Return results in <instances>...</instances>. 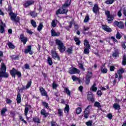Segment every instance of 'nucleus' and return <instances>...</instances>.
I'll list each match as a JSON object with an SVG mask.
<instances>
[{"instance_id": "1", "label": "nucleus", "mask_w": 126, "mask_h": 126, "mask_svg": "<svg viewBox=\"0 0 126 126\" xmlns=\"http://www.w3.org/2000/svg\"><path fill=\"white\" fill-rule=\"evenodd\" d=\"M8 12H9V15L10 16V19L12 21H14L16 23H18L20 21V17H17V15L12 12V7L11 5L8 6Z\"/></svg>"}, {"instance_id": "2", "label": "nucleus", "mask_w": 126, "mask_h": 126, "mask_svg": "<svg viewBox=\"0 0 126 126\" xmlns=\"http://www.w3.org/2000/svg\"><path fill=\"white\" fill-rule=\"evenodd\" d=\"M8 76V73H6V66H5V64H3L0 68V80H1L2 77L7 78Z\"/></svg>"}, {"instance_id": "3", "label": "nucleus", "mask_w": 126, "mask_h": 126, "mask_svg": "<svg viewBox=\"0 0 126 126\" xmlns=\"http://www.w3.org/2000/svg\"><path fill=\"white\" fill-rule=\"evenodd\" d=\"M55 43L57 46H58V49L59 50V52H60V53H64L65 46H64L63 41L59 39H56L55 40Z\"/></svg>"}, {"instance_id": "4", "label": "nucleus", "mask_w": 126, "mask_h": 126, "mask_svg": "<svg viewBox=\"0 0 126 126\" xmlns=\"http://www.w3.org/2000/svg\"><path fill=\"white\" fill-rule=\"evenodd\" d=\"M9 72L10 75L13 77V78H15L16 77V75L18 78H20L22 76L21 72L16 70L14 67L10 70Z\"/></svg>"}, {"instance_id": "5", "label": "nucleus", "mask_w": 126, "mask_h": 126, "mask_svg": "<svg viewBox=\"0 0 126 126\" xmlns=\"http://www.w3.org/2000/svg\"><path fill=\"white\" fill-rule=\"evenodd\" d=\"M105 14L107 17V21L109 24L113 23V21L115 19V16L114 15L111 14V12L109 10H106L105 12Z\"/></svg>"}, {"instance_id": "6", "label": "nucleus", "mask_w": 126, "mask_h": 126, "mask_svg": "<svg viewBox=\"0 0 126 126\" xmlns=\"http://www.w3.org/2000/svg\"><path fill=\"white\" fill-rule=\"evenodd\" d=\"M51 55L52 58L53 59V60H57V59L58 61H61V57H60L59 54H58L57 51H56V48L51 50Z\"/></svg>"}, {"instance_id": "7", "label": "nucleus", "mask_w": 126, "mask_h": 126, "mask_svg": "<svg viewBox=\"0 0 126 126\" xmlns=\"http://www.w3.org/2000/svg\"><path fill=\"white\" fill-rule=\"evenodd\" d=\"M68 12V9L65 8H62L58 9L56 12V15H59V14H67Z\"/></svg>"}, {"instance_id": "8", "label": "nucleus", "mask_w": 126, "mask_h": 126, "mask_svg": "<svg viewBox=\"0 0 126 126\" xmlns=\"http://www.w3.org/2000/svg\"><path fill=\"white\" fill-rule=\"evenodd\" d=\"M92 76H93V73H92V72L88 71V73L86 76L85 81V83L87 85H89L90 83V78H92Z\"/></svg>"}, {"instance_id": "9", "label": "nucleus", "mask_w": 126, "mask_h": 126, "mask_svg": "<svg viewBox=\"0 0 126 126\" xmlns=\"http://www.w3.org/2000/svg\"><path fill=\"white\" fill-rule=\"evenodd\" d=\"M68 73H69V74H76V73L79 74V73H80V70L76 67L70 68Z\"/></svg>"}, {"instance_id": "10", "label": "nucleus", "mask_w": 126, "mask_h": 126, "mask_svg": "<svg viewBox=\"0 0 126 126\" xmlns=\"http://www.w3.org/2000/svg\"><path fill=\"white\" fill-rule=\"evenodd\" d=\"M114 26H116L120 28V29H124L125 28V24L124 22L120 21L118 22L117 21H115L114 22Z\"/></svg>"}, {"instance_id": "11", "label": "nucleus", "mask_w": 126, "mask_h": 126, "mask_svg": "<svg viewBox=\"0 0 126 126\" xmlns=\"http://www.w3.org/2000/svg\"><path fill=\"white\" fill-rule=\"evenodd\" d=\"M34 3H35V1L33 0H26L23 4V6H24L25 8H27V7L30 6V5H33Z\"/></svg>"}, {"instance_id": "12", "label": "nucleus", "mask_w": 126, "mask_h": 126, "mask_svg": "<svg viewBox=\"0 0 126 126\" xmlns=\"http://www.w3.org/2000/svg\"><path fill=\"white\" fill-rule=\"evenodd\" d=\"M100 8H99V6H98V4H94V7H93V12L94 14L97 15V14H99L100 13Z\"/></svg>"}, {"instance_id": "13", "label": "nucleus", "mask_w": 126, "mask_h": 126, "mask_svg": "<svg viewBox=\"0 0 126 126\" xmlns=\"http://www.w3.org/2000/svg\"><path fill=\"white\" fill-rule=\"evenodd\" d=\"M21 42L23 43V45H26V43L28 42V38L24 36V34L22 33L20 35Z\"/></svg>"}, {"instance_id": "14", "label": "nucleus", "mask_w": 126, "mask_h": 126, "mask_svg": "<svg viewBox=\"0 0 126 126\" xmlns=\"http://www.w3.org/2000/svg\"><path fill=\"white\" fill-rule=\"evenodd\" d=\"M32 46L29 45L27 46V49H25L24 53L25 54L29 53L30 55H33V51L32 50Z\"/></svg>"}, {"instance_id": "15", "label": "nucleus", "mask_w": 126, "mask_h": 126, "mask_svg": "<svg viewBox=\"0 0 126 126\" xmlns=\"http://www.w3.org/2000/svg\"><path fill=\"white\" fill-rule=\"evenodd\" d=\"M39 91L40 92L41 96H45V97H48V93L47 91L42 87H39Z\"/></svg>"}, {"instance_id": "16", "label": "nucleus", "mask_w": 126, "mask_h": 126, "mask_svg": "<svg viewBox=\"0 0 126 126\" xmlns=\"http://www.w3.org/2000/svg\"><path fill=\"white\" fill-rule=\"evenodd\" d=\"M4 27H5V24L3 23V22L1 21L0 23V32L1 34H3L5 32Z\"/></svg>"}, {"instance_id": "17", "label": "nucleus", "mask_w": 126, "mask_h": 126, "mask_svg": "<svg viewBox=\"0 0 126 126\" xmlns=\"http://www.w3.org/2000/svg\"><path fill=\"white\" fill-rule=\"evenodd\" d=\"M102 29L106 32H112V29H111L109 26L106 25H102Z\"/></svg>"}, {"instance_id": "18", "label": "nucleus", "mask_w": 126, "mask_h": 126, "mask_svg": "<svg viewBox=\"0 0 126 126\" xmlns=\"http://www.w3.org/2000/svg\"><path fill=\"white\" fill-rule=\"evenodd\" d=\"M88 100L90 101L92 103L95 102V99L94 98V94H88Z\"/></svg>"}, {"instance_id": "19", "label": "nucleus", "mask_w": 126, "mask_h": 126, "mask_svg": "<svg viewBox=\"0 0 126 126\" xmlns=\"http://www.w3.org/2000/svg\"><path fill=\"white\" fill-rule=\"evenodd\" d=\"M60 35H61L60 32H57L54 29L51 30V36H52V37H59Z\"/></svg>"}, {"instance_id": "20", "label": "nucleus", "mask_w": 126, "mask_h": 126, "mask_svg": "<svg viewBox=\"0 0 126 126\" xmlns=\"http://www.w3.org/2000/svg\"><path fill=\"white\" fill-rule=\"evenodd\" d=\"M74 41H75L76 45L77 46H80V44H81V41H80V39H79V38L76 36L74 37Z\"/></svg>"}, {"instance_id": "21", "label": "nucleus", "mask_w": 126, "mask_h": 126, "mask_svg": "<svg viewBox=\"0 0 126 126\" xmlns=\"http://www.w3.org/2000/svg\"><path fill=\"white\" fill-rule=\"evenodd\" d=\"M16 101L17 104H20V103H21V94L19 93H18Z\"/></svg>"}, {"instance_id": "22", "label": "nucleus", "mask_w": 126, "mask_h": 126, "mask_svg": "<svg viewBox=\"0 0 126 126\" xmlns=\"http://www.w3.org/2000/svg\"><path fill=\"white\" fill-rule=\"evenodd\" d=\"M84 45L85 48H91V46L89 44V41L87 39H85L84 40Z\"/></svg>"}, {"instance_id": "23", "label": "nucleus", "mask_w": 126, "mask_h": 126, "mask_svg": "<svg viewBox=\"0 0 126 126\" xmlns=\"http://www.w3.org/2000/svg\"><path fill=\"white\" fill-rule=\"evenodd\" d=\"M32 121L35 124H40V118L38 116H35L32 118Z\"/></svg>"}, {"instance_id": "24", "label": "nucleus", "mask_w": 126, "mask_h": 126, "mask_svg": "<svg viewBox=\"0 0 126 126\" xmlns=\"http://www.w3.org/2000/svg\"><path fill=\"white\" fill-rule=\"evenodd\" d=\"M64 93H66V94L67 95V96H69V97H70V96L71 95V93L69 89H68V88H65L64 89Z\"/></svg>"}, {"instance_id": "25", "label": "nucleus", "mask_w": 126, "mask_h": 126, "mask_svg": "<svg viewBox=\"0 0 126 126\" xmlns=\"http://www.w3.org/2000/svg\"><path fill=\"white\" fill-rule=\"evenodd\" d=\"M100 70H101V73H103V74L108 73V69H107L106 67H103V66H101Z\"/></svg>"}, {"instance_id": "26", "label": "nucleus", "mask_w": 126, "mask_h": 126, "mask_svg": "<svg viewBox=\"0 0 126 126\" xmlns=\"http://www.w3.org/2000/svg\"><path fill=\"white\" fill-rule=\"evenodd\" d=\"M41 115L44 116L45 118H47L48 117L49 114L46 112V110L45 109H42L40 111Z\"/></svg>"}, {"instance_id": "27", "label": "nucleus", "mask_w": 126, "mask_h": 126, "mask_svg": "<svg viewBox=\"0 0 126 126\" xmlns=\"http://www.w3.org/2000/svg\"><path fill=\"white\" fill-rule=\"evenodd\" d=\"M90 49H91V48L85 47L83 52L84 54H85V55H89V53H90V51H89Z\"/></svg>"}, {"instance_id": "28", "label": "nucleus", "mask_w": 126, "mask_h": 126, "mask_svg": "<svg viewBox=\"0 0 126 126\" xmlns=\"http://www.w3.org/2000/svg\"><path fill=\"white\" fill-rule=\"evenodd\" d=\"M43 27H44L43 26V23H40L37 27V31H38V32H41V31H42V29H43Z\"/></svg>"}, {"instance_id": "29", "label": "nucleus", "mask_w": 126, "mask_h": 126, "mask_svg": "<svg viewBox=\"0 0 126 126\" xmlns=\"http://www.w3.org/2000/svg\"><path fill=\"white\" fill-rule=\"evenodd\" d=\"M64 112L65 113H69V105L67 104H65V107L64 108Z\"/></svg>"}, {"instance_id": "30", "label": "nucleus", "mask_w": 126, "mask_h": 126, "mask_svg": "<svg viewBox=\"0 0 126 126\" xmlns=\"http://www.w3.org/2000/svg\"><path fill=\"white\" fill-rule=\"evenodd\" d=\"M92 109V106L88 105L87 107L85 109L84 111L86 113H89L90 114V110Z\"/></svg>"}, {"instance_id": "31", "label": "nucleus", "mask_w": 126, "mask_h": 126, "mask_svg": "<svg viewBox=\"0 0 126 126\" xmlns=\"http://www.w3.org/2000/svg\"><path fill=\"white\" fill-rule=\"evenodd\" d=\"M113 108L115 110H121V105L118 103H114L113 104Z\"/></svg>"}, {"instance_id": "32", "label": "nucleus", "mask_w": 126, "mask_h": 126, "mask_svg": "<svg viewBox=\"0 0 126 126\" xmlns=\"http://www.w3.org/2000/svg\"><path fill=\"white\" fill-rule=\"evenodd\" d=\"M27 106H29V107H31V105H26V107L24 111L25 116H27V115H28V112L29 111V107H27Z\"/></svg>"}, {"instance_id": "33", "label": "nucleus", "mask_w": 126, "mask_h": 126, "mask_svg": "<svg viewBox=\"0 0 126 126\" xmlns=\"http://www.w3.org/2000/svg\"><path fill=\"white\" fill-rule=\"evenodd\" d=\"M8 46L9 47V49H12L13 50L14 49H15V46L12 44V43L9 42L7 43Z\"/></svg>"}, {"instance_id": "34", "label": "nucleus", "mask_w": 126, "mask_h": 126, "mask_svg": "<svg viewBox=\"0 0 126 126\" xmlns=\"http://www.w3.org/2000/svg\"><path fill=\"white\" fill-rule=\"evenodd\" d=\"M6 112H7V109L6 108H3L0 111L1 116H4Z\"/></svg>"}, {"instance_id": "35", "label": "nucleus", "mask_w": 126, "mask_h": 126, "mask_svg": "<svg viewBox=\"0 0 126 126\" xmlns=\"http://www.w3.org/2000/svg\"><path fill=\"white\" fill-rule=\"evenodd\" d=\"M122 65H126V55H123V60H122Z\"/></svg>"}, {"instance_id": "36", "label": "nucleus", "mask_w": 126, "mask_h": 126, "mask_svg": "<svg viewBox=\"0 0 126 126\" xmlns=\"http://www.w3.org/2000/svg\"><path fill=\"white\" fill-rule=\"evenodd\" d=\"M30 15H31V16H32V17H34V18H35V17H37V14L36 12H35V11H31L30 12Z\"/></svg>"}, {"instance_id": "37", "label": "nucleus", "mask_w": 126, "mask_h": 126, "mask_svg": "<svg viewBox=\"0 0 126 126\" xmlns=\"http://www.w3.org/2000/svg\"><path fill=\"white\" fill-rule=\"evenodd\" d=\"M58 114L59 117H63V109H58Z\"/></svg>"}, {"instance_id": "38", "label": "nucleus", "mask_w": 126, "mask_h": 126, "mask_svg": "<svg viewBox=\"0 0 126 126\" xmlns=\"http://www.w3.org/2000/svg\"><path fill=\"white\" fill-rule=\"evenodd\" d=\"M91 89L94 92H96L98 88L96 87V84L94 83L92 86Z\"/></svg>"}, {"instance_id": "39", "label": "nucleus", "mask_w": 126, "mask_h": 126, "mask_svg": "<svg viewBox=\"0 0 126 126\" xmlns=\"http://www.w3.org/2000/svg\"><path fill=\"white\" fill-rule=\"evenodd\" d=\"M31 85H32V80H30L28 82L27 84L26 85V89H28L31 87Z\"/></svg>"}, {"instance_id": "40", "label": "nucleus", "mask_w": 126, "mask_h": 126, "mask_svg": "<svg viewBox=\"0 0 126 126\" xmlns=\"http://www.w3.org/2000/svg\"><path fill=\"white\" fill-rule=\"evenodd\" d=\"M47 63L50 65H53V60H52V58H51V57H48L47 59Z\"/></svg>"}, {"instance_id": "41", "label": "nucleus", "mask_w": 126, "mask_h": 126, "mask_svg": "<svg viewBox=\"0 0 126 126\" xmlns=\"http://www.w3.org/2000/svg\"><path fill=\"white\" fill-rule=\"evenodd\" d=\"M90 18H89V15L87 14L85 16V18L84 20V23H87L89 21Z\"/></svg>"}, {"instance_id": "42", "label": "nucleus", "mask_w": 126, "mask_h": 126, "mask_svg": "<svg viewBox=\"0 0 126 126\" xmlns=\"http://www.w3.org/2000/svg\"><path fill=\"white\" fill-rule=\"evenodd\" d=\"M31 23L33 28H36V27H37V23L34 21V20H31Z\"/></svg>"}, {"instance_id": "43", "label": "nucleus", "mask_w": 126, "mask_h": 126, "mask_svg": "<svg viewBox=\"0 0 126 126\" xmlns=\"http://www.w3.org/2000/svg\"><path fill=\"white\" fill-rule=\"evenodd\" d=\"M125 73V69L123 68L119 69L117 70L118 74H121L123 75V73Z\"/></svg>"}, {"instance_id": "44", "label": "nucleus", "mask_w": 126, "mask_h": 126, "mask_svg": "<svg viewBox=\"0 0 126 126\" xmlns=\"http://www.w3.org/2000/svg\"><path fill=\"white\" fill-rule=\"evenodd\" d=\"M115 2V0H107L105 1V3L106 4H113Z\"/></svg>"}, {"instance_id": "45", "label": "nucleus", "mask_w": 126, "mask_h": 126, "mask_svg": "<svg viewBox=\"0 0 126 126\" xmlns=\"http://www.w3.org/2000/svg\"><path fill=\"white\" fill-rule=\"evenodd\" d=\"M82 112V109L80 107H77L76 109V114L77 115H79V114L81 113Z\"/></svg>"}, {"instance_id": "46", "label": "nucleus", "mask_w": 126, "mask_h": 126, "mask_svg": "<svg viewBox=\"0 0 126 126\" xmlns=\"http://www.w3.org/2000/svg\"><path fill=\"white\" fill-rule=\"evenodd\" d=\"M119 51L117 50L112 53V56H113L114 58H117V57H119Z\"/></svg>"}, {"instance_id": "47", "label": "nucleus", "mask_w": 126, "mask_h": 126, "mask_svg": "<svg viewBox=\"0 0 126 126\" xmlns=\"http://www.w3.org/2000/svg\"><path fill=\"white\" fill-rule=\"evenodd\" d=\"M11 58L12 59L14 60H17L18 61L19 60V55H12L11 56Z\"/></svg>"}, {"instance_id": "48", "label": "nucleus", "mask_w": 126, "mask_h": 126, "mask_svg": "<svg viewBox=\"0 0 126 126\" xmlns=\"http://www.w3.org/2000/svg\"><path fill=\"white\" fill-rule=\"evenodd\" d=\"M42 106L45 107V108H46V109L49 108V104H48V103H47L45 101H42Z\"/></svg>"}, {"instance_id": "49", "label": "nucleus", "mask_w": 126, "mask_h": 126, "mask_svg": "<svg viewBox=\"0 0 126 126\" xmlns=\"http://www.w3.org/2000/svg\"><path fill=\"white\" fill-rule=\"evenodd\" d=\"M72 27V22H69V26L65 27L66 30H67V31H69V29Z\"/></svg>"}, {"instance_id": "50", "label": "nucleus", "mask_w": 126, "mask_h": 126, "mask_svg": "<svg viewBox=\"0 0 126 126\" xmlns=\"http://www.w3.org/2000/svg\"><path fill=\"white\" fill-rule=\"evenodd\" d=\"M94 107H97V108H101V104L98 101H96L94 102Z\"/></svg>"}, {"instance_id": "51", "label": "nucleus", "mask_w": 126, "mask_h": 126, "mask_svg": "<svg viewBox=\"0 0 126 126\" xmlns=\"http://www.w3.org/2000/svg\"><path fill=\"white\" fill-rule=\"evenodd\" d=\"M19 119L20 120V121H22V122H23V123L24 124H25L26 125H27V122L23 119L22 116H21V115H19Z\"/></svg>"}, {"instance_id": "52", "label": "nucleus", "mask_w": 126, "mask_h": 126, "mask_svg": "<svg viewBox=\"0 0 126 126\" xmlns=\"http://www.w3.org/2000/svg\"><path fill=\"white\" fill-rule=\"evenodd\" d=\"M66 52L69 55H71L72 54V48L70 47L67 48Z\"/></svg>"}, {"instance_id": "53", "label": "nucleus", "mask_w": 126, "mask_h": 126, "mask_svg": "<svg viewBox=\"0 0 126 126\" xmlns=\"http://www.w3.org/2000/svg\"><path fill=\"white\" fill-rule=\"evenodd\" d=\"M79 68H81V69H82L83 71H85V68L84 67L82 63H81L79 64Z\"/></svg>"}, {"instance_id": "54", "label": "nucleus", "mask_w": 126, "mask_h": 126, "mask_svg": "<svg viewBox=\"0 0 126 126\" xmlns=\"http://www.w3.org/2000/svg\"><path fill=\"white\" fill-rule=\"evenodd\" d=\"M51 126H60L56 122V121H52L51 122Z\"/></svg>"}, {"instance_id": "55", "label": "nucleus", "mask_w": 126, "mask_h": 126, "mask_svg": "<svg viewBox=\"0 0 126 126\" xmlns=\"http://www.w3.org/2000/svg\"><path fill=\"white\" fill-rule=\"evenodd\" d=\"M51 25L52 26V27H56V26H57V23H56V20H53L52 21V23H51Z\"/></svg>"}, {"instance_id": "56", "label": "nucleus", "mask_w": 126, "mask_h": 126, "mask_svg": "<svg viewBox=\"0 0 126 126\" xmlns=\"http://www.w3.org/2000/svg\"><path fill=\"white\" fill-rule=\"evenodd\" d=\"M89 114L88 112H85L84 111V117L85 118V119H88V117H89Z\"/></svg>"}, {"instance_id": "57", "label": "nucleus", "mask_w": 126, "mask_h": 126, "mask_svg": "<svg viewBox=\"0 0 126 126\" xmlns=\"http://www.w3.org/2000/svg\"><path fill=\"white\" fill-rule=\"evenodd\" d=\"M57 88H58V84H56V83L54 82L52 84L53 89H57Z\"/></svg>"}, {"instance_id": "58", "label": "nucleus", "mask_w": 126, "mask_h": 126, "mask_svg": "<svg viewBox=\"0 0 126 126\" xmlns=\"http://www.w3.org/2000/svg\"><path fill=\"white\" fill-rule=\"evenodd\" d=\"M116 39H120L122 38V35L120 33V32H118L116 35Z\"/></svg>"}, {"instance_id": "59", "label": "nucleus", "mask_w": 126, "mask_h": 126, "mask_svg": "<svg viewBox=\"0 0 126 126\" xmlns=\"http://www.w3.org/2000/svg\"><path fill=\"white\" fill-rule=\"evenodd\" d=\"M6 102L8 105H11V103H12V100L11 99H10L9 98H6Z\"/></svg>"}, {"instance_id": "60", "label": "nucleus", "mask_w": 126, "mask_h": 126, "mask_svg": "<svg viewBox=\"0 0 126 126\" xmlns=\"http://www.w3.org/2000/svg\"><path fill=\"white\" fill-rule=\"evenodd\" d=\"M69 4H66L65 3H64L62 6V8H66V7H68V6H69Z\"/></svg>"}, {"instance_id": "61", "label": "nucleus", "mask_w": 126, "mask_h": 126, "mask_svg": "<svg viewBox=\"0 0 126 126\" xmlns=\"http://www.w3.org/2000/svg\"><path fill=\"white\" fill-rule=\"evenodd\" d=\"M10 115L11 116L12 118H14L15 117V112L10 111Z\"/></svg>"}, {"instance_id": "62", "label": "nucleus", "mask_w": 126, "mask_h": 126, "mask_svg": "<svg viewBox=\"0 0 126 126\" xmlns=\"http://www.w3.org/2000/svg\"><path fill=\"white\" fill-rule=\"evenodd\" d=\"M118 16L119 17H122V9H120L117 13Z\"/></svg>"}, {"instance_id": "63", "label": "nucleus", "mask_w": 126, "mask_h": 126, "mask_svg": "<svg viewBox=\"0 0 126 126\" xmlns=\"http://www.w3.org/2000/svg\"><path fill=\"white\" fill-rule=\"evenodd\" d=\"M72 79L74 81H77V80H78V78L74 75L72 76Z\"/></svg>"}, {"instance_id": "64", "label": "nucleus", "mask_w": 126, "mask_h": 126, "mask_svg": "<svg viewBox=\"0 0 126 126\" xmlns=\"http://www.w3.org/2000/svg\"><path fill=\"white\" fill-rule=\"evenodd\" d=\"M86 125L87 126H92V122L88 121V122L86 123Z\"/></svg>"}]
</instances>
